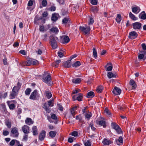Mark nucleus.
Listing matches in <instances>:
<instances>
[{"label":"nucleus","instance_id":"1","mask_svg":"<svg viewBox=\"0 0 146 146\" xmlns=\"http://www.w3.org/2000/svg\"><path fill=\"white\" fill-rule=\"evenodd\" d=\"M58 40V38L54 36H50L49 37V40L50 44L53 49L56 48L57 47L56 40Z\"/></svg>","mask_w":146,"mask_h":146},{"label":"nucleus","instance_id":"2","mask_svg":"<svg viewBox=\"0 0 146 146\" xmlns=\"http://www.w3.org/2000/svg\"><path fill=\"white\" fill-rule=\"evenodd\" d=\"M53 102L54 100L53 99H51L48 101V104L46 103H45L44 104L43 108L47 112L50 113V112L51 111L49 108V107H52L53 106Z\"/></svg>","mask_w":146,"mask_h":146},{"label":"nucleus","instance_id":"3","mask_svg":"<svg viewBox=\"0 0 146 146\" xmlns=\"http://www.w3.org/2000/svg\"><path fill=\"white\" fill-rule=\"evenodd\" d=\"M39 94L38 93V91L36 90H35L32 92L29 97L31 100H36L38 99L39 98Z\"/></svg>","mask_w":146,"mask_h":146},{"label":"nucleus","instance_id":"4","mask_svg":"<svg viewBox=\"0 0 146 146\" xmlns=\"http://www.w3.org/2000/svg\"><path fill=\"white\" fill-rule=\"evenodd\" d=\"M70 41L68 36L66 35H63L60 37V41L61 43L64 44L68 43Z\"/></svg>","mask_w":146,"mask_h":146},{"label":"nucleus","instance_id":"5","mask_svg":"<svg viewBox=\"0 0 146 146\" xmlns=\"http://www.w3.org/2000/svg\"><path fill=\"white\" fill-rule=\"evenodd\" d=\"M11 136L14 137H17L19 135V133L17 128L15 127L12 129L11 133Z\"/></svg>","mask_w":146,"mask_h":146},{"label":"nucleus","instance_id":"6","mask_svg":"<svg viewBox=\"0 0 146 146\" xmlns=\"http://www.w3.org/2000/svg\"><path fill=\"white\" fill-rule=\"evenodd\" d=\"M142 24L139 22H136L132 24L133 28L137 31L141 30L142 28Z\"/></svg>","mask_w":146,"mask_h":146},{"label":"nucleus","instance_id":"7","mask_svg":"<svg viewBox=\"0 0 146 146\" xmlns=\"http://www.w3.org/2000/svg\"><path fill=\"white\" fill-rule=\"evenodd\" d=\"M51 79V77L49 74L46 77L43 76L42 78V81L48 84L49 85L51 84L50 83Z\"/></svg>","mask_w":146,"mask_h":146},{"label":"nucleus","instance_id":"8","mask_svg":"<svg viewBox=\"0 0 146 146\" xmlns=\"http://www.w3.org/2000/svg\"><path fill=\"white\" fill-rule=\"evenodd\" d=\"M138 36L137 33L135 31H131L129 33L128 36L129 38L133 39L136 38Z\"/></svg>","mask_w":146,"mask_h":146},{"label":"nucleus","instance_id":"9","mask_svg":"<svg viewBox=\"0 0 146 146\" xmlns=\"http://www.w3.org/2000/svg\"><path fill=\"white\" fill-rule=\"evenodd\" d=\"M79 29L81 31L84 32L85 34H87L90 30V27L89 26L87 27H86L80 26Z\"/></svg>","mask_w":146,"mask_h":146},{"label":"nucleus","instance_id":"10","mask_svg":"<svg viewBox=\"0 0 146 146\" xmlns=\"http://www.w3.org/2000/svg\"><path fill=\"white\" fill-rule=\"evenodd\" d=\"M121 92V90L117 87L115 86L112 90V93L117 95H119Z\"/></svg>","mask_w":146,"mask_h":146},{"label":"nucleus","instance_id":"11","mask_svg":"<svg viewBox=\"0 0 146 146\" xmlns=\"http://www.w3.org/2000/svg\"><path fill=\"white\" fill-rule=\"evenodd\" d=\"M132 12L135 14H137L140 11L141 9L138 6L135 5L134 7H131Z\"/></svg>","mask_w":146,"mask_h":146},{"label":"nucleus","instance_id":"12","mask_svg":"<svg viewBox=\"0 0 146 146\" xmlns=\"http://www.w3.org/2000/svg\"><path fill=\"white\" fill-rule=\"evenodd\" d=\"M22 129L23 132L25 134H28L30 132L29 127L27 125H24Z\"/></svg>","mask_w":146,"mask_h":146},{"label":"nucleus","instance_id":"13","mask_svg":"<svg viewBox=\"0 0 146 146\" xmlns=\"http://www.w3.org/2000/svg\"><path fill=\"white\" fill-rule=\"evenodd\" d=\"M46 132L44 130H42L40 133L39 136V139L40 141H43L45 137Z\"/></svg>","mask_w":146,"mask_h":146},{"label":"nucleus","instance_id":"14","mask_svg":"<svg viewBox=\"0 0 146 146\" xmlns=\"http://www.w3.org/2000/svg\"><path fill=\"white\" fill-rule=\"evenodd\" d=\"M105 68H106V71H111L113 68L112 65L111 63L109 62L108 63L107 66H105Z\"/></svg>","mask_w":146,"mask_h":146},{"label":"nucleus","instance_id":"15","mask_svg":"<svg viewBox=\"0 0 146 146\" xmlns=\"http://www.w3.org/2000/svg\"><path fill=\"white\" fill-rule=\"evenodd\" d=\"M139 18L143 20L146 19V14L144 11L142 12L139 15Z\"/></svg>","mask_w":146,"mask_h":146},{"label":"nucleus","instance_id":"16","mask_svg":"<svg viewBox=\"0 0 146 146\" xmlns=\"http://www.w3.org/2000/svg\"><path fill=\"white\" fill-rule=\"evenodd\" d=\"M71 60H68L63 63L64 66L66 68H69L71 66V63L70 62Z\"/></svg>","mask_w":146,"mask_h":146},{"label":"nucleus","instance_id":"17","mask_svg":"<svg viewBox=\"0 0 146 146\" xmlns=\"http://www.w3.org/2000/svg\"><path fill=\"white\" fill-rule=\"evenodd\" d=\"M116 143L118 145H119L123 143V138L121 136H120L117 139L115 140Z\"/></svg>","mask_w":146,"mask_h":146},{"label":"nucleus","instance_id":"18","mask_svg":"<svg viewBox=\"0 0 146 146\" xmlns=\"http://www.w3.org/2000/svg\"><path fill=\"white\" fill-rule=\"evenodd\" d=\"M102 143L104 145H109L111 144V142L109 139L104 138L102 141Z\"/></svg>","mask_w":146,"mask_h":146},{"label":"nucleus","instance_id":"19","mask_svg":"<svg viewBox=\"0 0 146 146\" xmlns=\"http://www.w3.org/2000/svg\"><path fill=\"white\" fill-rule=\"evenodd\" d=\"M17 92L15 91L14 90H12L11 92L10 95V97L12 99H14L15 96L17 95Z\"/></svg>","mask_w":146,"mask_h":146},{"label":"nucleus","instance_id":"20","mask_svg":"<svg viewBox=\"0 0 146 146\" xmlns=\"http://www.w3.org/2000/svg\"><path fill=\"white\" fill-rule=\"evenodd\" d=\"M32 131L34 135H36L38 133V131L37 127L36 126H33L32 129Z\"/></svg>","mask_w":146,"mask_h":146},{"label":"nucleus","instance_id":"21","mask_svg":"<svg viewBox=\"0 0 146 146\" xmlns=\"http://www.w3.org/2000/svg\"><path fill=\"white\" fill-rule=\"evenodd\" d=\"M98 124L102 126H103L104 128H105L106 127V123L104 119L103 120H100L98 121Z\"/></svg>","mask_w":146,"mask_h":146},{"label":"nucleus","instance_id":"22","mask_svg":"<svg viewBox=\"0 0 146 146\" xmlns=\"http://www.w3.org/2000/svg\"><path fill=\"white\" fill-rule=\"evenodd\" d=\"M129 84L130 85L132 86V89H134L136 88V85L133 80L132 79L129 82Z\"/></svg>","mask_w":146,"mask_h":146},{"label":"nucleus","instance_id":"23","mask_svg":"<svg viewBox=\"0 0 146 146\" xmlns=\"http://www.w3.org/2000/svg\"><path fill=\"white\" fill-rule=\"evenodd\" d=\"M57 134L56 131H51L49 133V135L51 138L54 137Z\"/></svg>","mask_w":146,"mask_h":146},{"label":"nucleus","instance_id":"24","mask_svg":"<svg viewBox=\"0 0 146 146\" xmlns=\"http://www.w3.org/2000/svg\"><path fill=\"white\" fill-rule=\"evenodd\" d=\"M94 96V92L92 91H90L88 92L86 96V97L88 98H91Z\"/></svg>","mask_w":146,"mask_h":146},{"label":"nucleus","instance_id":"25","mask_svg":"<svg viewBox=\"0 0 146 146\" xmlns=\"http://www.w3.org/2000/svg\"><path fill=\"white\" fill-rule=\"evenodd\" d=\"M70 20L67 17L64 18L62 20V23L64 24L69 23H70Z\"/></svg>","mask_w":146,"mask_h":146},{"label":"nucleus","instance_id":"26","mask_svg":"<svg viewBox=\"0 0 146 146\" xmlns=\"http://www.w3.org/2000/svg\"><path fill=\"white\" fill-rule=\"evenodd\" d=\"M81 79L79 78H74L72 80V82L75 84H79L81 82Z\"/></svg>","mask_w":146,"mask_h":146},{"label":"nucleus","instance_id":"27","mask_svg":"<svg viewBox=\"0 0 146 146\" xmlns=\"http://www.w3.org/2000/svg\"><path fill=\"white\" fill-rule=\"evenodd\" d=\"M129 17L133 21H136L137 20L138 18L135 15L132 14L131 12H130L129 13Z\"/></svg>","mask_w":146,"mask_h":146},{"label":"nucleus","instance_id":"28","mask_svg":"<svg viewBox=\"0 0 146 146\" xmlns=\"http://www.w3.org/2000/svg\"><path fill=\"white\" fill-rule=\"evenodd\" d=\"M25 123L28 125H30L33 123V122L32 119L29 118H27L25 121Z\"/></svg>","mask_w":146,"mask_h":146},{"label":"nucleus","instance_id":"29","mask_svg":"<svg viewBox=\"0 0 146 146\" xmlns=\"http://www.w3.org/2000/svg\"><path fill=\"white\" fill-rule=\"evenodd\" d=\"M50 31L52 33L56 34L58 32L59 30L56 27H54L51 29Z\"/></svg>","mask_w":146,"mask_h":146},{"label":"nucleus","instance_id":"30","mask_svg":"<svg viewBox=\"0 0 146 146\" xmlns=\"http://www.w3.org/2000/svg\"><path fill=\"white\" fill-rule=\"evenodd\" d=\"M111 128L114 129L118 128L119 127L117 123L115 122H112L111 123Z\"/></svg>","mask_w":146,"mask_h":146},{"label":"nucleus","instance_id":"31","mask_svg":"<svg viewBox=\"0 0 146 146\" xmlns=\"http://www.w3.org/2000/svg\"><path fill=\"white\" fill-rule=\"evenodd\" d=\"M107 76L109 78L116 77V75L111 72H108L107 74Z\"/></svg>","mask_w":146,"mask_h":146},{"label":"nucleus","instance_id":"32","mask_svg":"<svg viewBox=\"0 0 146 146\" xmlns=\"http://www.w3.org/2000/svg\"><path fill=\"white\" fill-rule=\"evenodd\" d=\"M121 16L120 14H118L115 19V20L118 23H120L121 20Z\"/></svg>","mask_w":146,"mask_h":146},{"label":"nucleus","instance_id":"33","mask_svg":"<svg viewBox=\"0 0 146 146\" xmlns=\"http://www.w3.org/2000/svg\"><path fill=\"white\" fill-rule=\"evenodd\" d=\"M32 59L30 58L25 62V64L27 66H30L32 65Z\"/></svg>","mask_w":146,"mask_h":146},{"label":"nucleus","instance_id":"34","mask_svg":"<svg viewBox=\"0 0 146 146\" xmlns=\"http://www.w3.org/2000/svg\"><path fill=\"white\" fill-rule=\"evenodd\" d=\"M83 95L81 93H79L77 94V100L79 101L82 100V99L83 98Z\"/></svg>","mask_w":146,"mask_h":146},{"label":"nucleus","instance_id":"35","mask_svg":"<svg viewBox=\"0 0 146 146\" xmlns=\"http://www.w3.org/2000/svg\"><path fill=\"white\" fill-rule=\"evenodd\" d=\"M5 124L9 128H10L11 127V123L10 121H9L8 120H6L5 121Z\"/></svg>","mask_w":146,"mask_h":146},{"label":"nucleus","instance_id":"36","mask_svg":"<svg viewBox=\"0 0 146 146\" xmlns=\"http://www.w3.org/2000/svg\"><path fill=\"white\" fill-rule=\"evenodd\" d=\"M33 5V1L32 0H30L28 2L27 5L28 7H27V9L28 10H30V7L32 6Z\"/></svg>","mask_w":146,"mask_h":146},{"label":"nucleus","instance_id":"37","mask_svg":"<svg viewBox=\"0 0 146 146\" xmlns=\"http://www.w3.org/2000/svg\"><path fill=\"white\" fill-rule=\"evenodd\" d=\"M46 96L48 99H49L52 97V94L49 91H46L45 92Z\"/></svg>","mask_w":146,"mask_h":146},{"label":"nucleus","instance_id":"38","mask_svg":"<svg viewBox=\"0 0 146 146\" xmlns=\"http://www.w3.org/2000/svg\"><path fill=\"white\" fill-rule=\"evenodd\" d=\"M92 116V113L90 112L89 113H86L85 115V118L87 120H89Z\"/></svg>","mask_w":146,"mask_h":146},{"label":"nucleus","instance_id":"39","mask_svg":"<svg viewBox=\"0 0 146 146\" xmlns=\"http://www.w3.org/2000/svg\"><path fill=\"white\" fill-rule=\"evenodd\" d=\"M98 9L96 7H94L92 8L91 9V12H93L94 13H97L98 12Z\"/></svg>","mask_w":146,"mask_h":146},{"label":"nucleus","instance_id":"40","mask_svg":"<svg viewBox=\"0 0 146 146\" xmlns=\"http://www.w3.org/2000/svg\"><path fill=\"white\" fill-rule=\"evenodd\" d=\"M31 91V89L29 88H27L25 91V94L26 95L29 96L30 94Z\"/></svg>","mask_w":146,"mask_h":146},{"label":"nucleus","instance_id":"41","mask_svg":"<svg viewBox=\"0 0 146 146\" xmlns=\"http://www.w3.org/2000/svg\"><path fill=\"white\" fill-rule=\"evenodd\" d=\"M61 60H56L53 63L52 65L53 66L55 67H57L58 66Z\"/></svg>","mask_w":146,"mask_h":146},{"label":"nucleus","instance_id":"42","mask_svg":"<svg viewBox=\"0 0 146 146\" xmlns=\"http://www.w3.org/2000/svg\"><path fill=\"white\" fill-rule=\"evenodd\" d=\"M81 65L79 61H77L72 65L73 67H77Z\"/></svg>","mask_w":146,"mask_h":146},{"label":"nucleus","instance_id":"43","mask_svg":"<svg viewBox=\"0 0 146 146\" xmlns=\"http://www.w3.org/2000/svg\"><path fill=\"white\" fill-rule=\"evenodd\" d=\"M115 130L116 131L117 133L118 134H120L121 133L122 134L123 133V132L120 127H119L118 128L115 129Z\"/></svg>","mask_w":146,"mask_h":146},{"label":"nucleus","instance_id":"44","mask_svg":"<svg viewBox=\"0 0 146 146\" xmlns=\"http://www.w3.org/2000/svg\"><path fill=\"white\" fill-rule=\"evenodd\" d=\"M103 89V87L102 86H99L97 89V92L98 93L102 92Z\"/></svg>","mask_w":146,"mask_h":146},{"label":"nucleus","instance_id":"45","mask_svg":"<svg viewBox=\"0 0 146 146\" xmlns=\"http://www.w3.org/2000/svg\"><path fill=\"white\" fill-rule=\"evenodd\" d=\"M144 55L143 54H140L138 56V58L139 60L142 59L143 60H144L145 58H144Z\"/></svg>","mask_w":146,"mask_h":146},{"label":"nucleus","instance_id":"46","mask_svg":"<svg viewBox=\"0 0 146 146\" xmlns=\"http://www.w3.org/2000/svg\"><path fill=\"white\" fill-rule=\"evenodd\" d=\"M58 18L55 15L52 14V16L51 18L52 20L55 22L57 21Z\"/></svg>","mask_w":146,"mask_h":146},{"label":"nucleus","instance_id":"47","mask_svg":"<svg viewBox=\"0 0 146 146\" xmlns=\"http://www.w3.org/2000/svg\"><path fill=\"white\" fill-rule=\"evenodd\" d=\"M104 112L107 115L110 116L111 115V113L108 109L105 108L104 110Z\"/></svg>","mask_w":146,"mask_h":146},{"label":"nucleus","instance_id":"48","mask_svg":"<svg viewBox=\"0 0 146 146\" xmlns=\"http://www.w3.org/2000/svg\"><path fill=\"white\" fill-rule=\"evenodd\" d=\"M84 144L85 146H91V145L90 140H88L87 142L84 143Z\"/></svg>","mask_w":146,"mask_h":146},{"label":"nucleus","instance_id":"49","mask_svg":"<svg viewBox=\"0 0 146 146\" xmlns=\"http://www.w3.org/2000/svg\"><path fill=\"white\" fill-rule=\"evenodd\" d=\"M93 53L94 56L95 58H96L97 57V53L96 49L94 48L93 49Z\"/></svg>","mask_w":146,"mask_h":146},{"label":"nucleus","instance_id":"50","mask_svg":"<svg viewBox=\"0 0 146 146\" xmlns=\"http://www.w3.org/2000/svg\"><path fill=\"white\" fill-rule=\"evenodd\" d=\"M51 118L52 119L56 120L57 119V117L56 115L55 114H51Z\"/></svg>","mask_w":146,"mask_h":146},{"label":"nucleus","instance_id":"51","mask_svg":"<svg viewBox=\"0 0 146 146\" xmlns=\"http://www.w3.org/2000/svg\"><path fill=\"white\" fill-rule=\"evenodd\" d=\"M8 105L9 107V108L11 110H13L15 108V106L14 104H8Z\"/></svg>","mask_w":146,"mask_h":146},{"label":"nucleus","instance_id":"52","mask_svg":"<svg viewBox=\"0 0 146 146\" xmlns=\"http://www.w3.org/2000/svg\"><path fill=\"white\" fill-rule=\"evenodd\" d=\"M78 134V132L76 131H74L72 132L71 134V135L74 137H77Z\"/></svg>","mask_w":146,"mask_h":146},{"label":"nucleus","instance_id":"53","mask_svg":"<svg viewBox=\"0 0 146 146\" xmlns=\"http://www.w3.org/2000/svg\"><path fill=\"white\" fill-rule=\"evenodd\" d=\"M15 143V139H13L9 143V145L11 146H13Z\"/></svg>","mask_w":146,"mask_h":146},{"label":"nucleus","instance_id":"54","mask_svg":"<svg viewBox=\"0 0 146 146\" xmlns=\"http://www.w3.org/2000/svg\"><path fill=\"white\" fill-rule=\"evenodd\" d=\"M38 64V62L37 60L32 59V65H36Z\"/></svg>","mask_w":146,"mask_h":146},{"label":"nucleus","instance_id":"55","mask_svg":"<svg viewBox=\"0 0 146 146\" xmlns=\"http://www.w3.org/2000/svg\"><path fill=\"white\" fill-rule=\"evenodd\" d=\"M91 1V3L93 5H96L97 4V0H90Z\"/></svg>","mask_w":146,"mask_h":146},{"label":"nucleus","instance_id":"56","mask_svg":"<svg viewBox=\"0 0 146 146\" xmlns=\"http://www.w3.org/2000/svg\"><path fill=\"white\" fill-rule=\"evenodd\" d=\"M89 127H91L92 130L95 131L96 129L93 126V124L92 123H90L89 126Z\"/></svg>","mask_w":146,"mask_h":146},{"label":"nucleus","instance_id":"57","mask_svg":"<svg viewBox=\"0 0 146 146\" xmlns=\"http://www.w3.org/2000/svg\"><path fill=\"white\" fill-rule=\"evenodd\" d=\"M47 4V1L46 0H43L42 1V5L43 7H46Z\"/></svg>","mask_w":146,"mask_h":146},{"label":"nucleus","instance_id":"58","mask_svg":"<svg viewBox=\"0 0 146 146\" xmlns=\"http://www.w3.org/2000/svg\"><path fill=\"white\" fill-rule=\"evenodd\" d=\"M12 90H14L15 91L18 92L19 90H20V89L16 86H15L13 87Z\"/></svg>","mask_w":146,"mask_h":146},{"label":"nucleus","instance_id":"59","mask_svg":"<svg viewBox=\"0 0 146 146\" xmlns=\"http://www.w3.org/2000/svg\"><path fill=\"white\" fill-rule=\"evenodd\" d=\"M73 139H74V137H70L68 139V142L70 143H72L73 141Z\"/></svg>","mask_w":146,"mask_h":146},{"label":"nucleus","instance_id":"60","mask_svg":"<svg viewBox=\"0 0 146 146\" xmlns=\"http://www.w3.org/2000/svg\"><path fill=\"white\" fill-rule=\"evenodd\" d=\"M44 27L43 25L40 26V27L39 28V30L40 31L42 32H43L44 31Z\"/></svg>","mask_w":146,"mask_h":146},{"label":"nucleus","instance_id":"61","mask_svg":"<svg viewBox=\"0 0 146 146\" xmlns=\"http://www.w3.org/2000/svg\"><path fill=\"white\" fill-rule=\"evenodd\" d=\"M9 131L6 130H3V135L4 136H7L9 135Z\"/></svg>","mask_w":146,"mask_h":146},{"label":"nucleus","instance_id":"62","mask_svg":"<svg viewBox=\"0 0 146 146\" xmlns=\"http://www.w3.org/2000/svg\"><path fill=\"white\" fill-rule=\"evenodd\" d=\"M141 46L143 49L144 50H146V44L143 43L141 44Z\"/></svg>","mask_w":146,"mask_h":146},{"label":"nucleus","instance_id":"63","mask_svg":"<svg viewBox=\"0 0 146 146\" xmlns=\"http://www.w3.org/2000/svg\"><path fill=\"white\" fill-rule=\"evenodd\" d=\"M28 134H25L24 135L23 137V139L25 141H27L28 138Z\"/></svg>","mask_w":146,"mask_h":146},{"label":"nucleus","instance_id":"64","mask_svg":"<svg viewBox=\"0 0 146 146\" xmlns=\"http://www.w3.org/2000/svg\"><path fill=\"white\" fill-rule=\"evenodd\" d=\"M48 15V13L46 11L44 12L42 14V17H47Z\"/></svg>","mask_w":146,"mask_h":146}]
</instances>
